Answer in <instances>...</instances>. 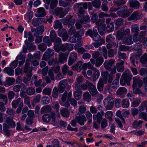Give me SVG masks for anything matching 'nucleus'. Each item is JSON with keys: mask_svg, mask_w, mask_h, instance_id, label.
Here are the masks:
<instances>
[{"mask_svg": "<svg viewBox=\"0 0 147 147\" xmlns=\"http://www.w3.org/2000/svg\"><path fill=\"white\" fill-rule=\"evenodd\" d=\"M21 98H19L16 100L13 101L12 102V105L13 108L14 109H16L18 106L19 104L21 102Z\"/></svg>", "mask_w": 147, "mask_h": 147, "instance_id": "bf43d9fd", "label": "nucleus"}, {"mask_svg": "<svg viewBox=\"0 0 147 147\" xmlns=\"http://www.w3.org/2000/svg\"><path fill=\"white\" fill-rule=\"evenodd\" d=\"M51 109V108L50 106H45L42 108L40 111V113L42 114L45 112H49L50 111Z\"/></svg>", "mask_w": 147, "mask_h": 147, "instance_id": "de8ad7c7", "label": "nucleus"}, {"mask_svg": "<svg viewBox=\"0 0 147 147\" xmlns=\"http://www.w3.org/2000/svg\"><path fill=\"white\" fill-rule=\"evenodd\" d=\"M103 62V59L102 57H99L96 60L95 65L96 67L100 66Z\"/></svg>", "mask_w": 147, "mask_h": 147, "instance_id": "3c124183", "label": "nucleus"}, {"mask_svg": "<svg viewBox=\"0 0 147 147\" xmlns=\"http://www.w3.org/2000/svg\"><path fill=\"white\" fill-rule=\"evenodd\" d=\"M133 88L136 87L137 86L140 88L142 85L143 82L142 80H140L139 78L137 77H135L133 78Z\"/></svg>", "mask_w": 147, "mask_h": 147, "instance_id": "f8f14e48", "label": "nucleus"}, {"mask_svg": "<svg viewBox=\"0 0 147 147\" xmlns=\"http://www.w3.org/2000/svg\"><path fill=\"white\" fill-rule=\"evenodd\" d=\"M92 3L93 6L96 8L99 9L100 7L101 1L100 0H94L92 2Z\"/></svg>", "mask_w": 147, "mask_h": 147, "instance_id": "a19ab883", "label": "nucleus"}, {"mask_svg": "<svg viewBox=\"0 0 147 147\" xmlns=\"http://www.w3.org/2000/svg\"><path fill=\"white\" fill-rule=\"evenodd\" d=\"M26 93L29 95H32L35 92V90L32 87L28 88L26 90Z\"/></svg>", "mask_w": 147, "mask_h": 147, "instance_id": "603ef678", "label": "nucleus"}, {"mask_svg": "<svg viewBox=\"0 0 147 147\" xmlns=\"http://www.w3.org/2000/svg\"><path fill=\"white\" fill-rule=\"evenodd\" d=\"M17 60L19 59L20 60L19 62V65L21 66L24 63L25 61V58L21 56H18L16 58Z\"/></svg>", "mask_w": 147, "mask_h": 147, "instance_id": "69168bd1", "label": "nucleus"}, {"mask_svg": "<svg viewBox=\"0 0 147 147\" xmlns=\"http://www.w3.org/2000/svg\"><path fill=\"white\" fill-rule=\"evenodd\" d=\"M93 74L90 79L93 82L95 81L99 78L100 76V72L98 70L95 68H93Z\"/></svg>", "mask_w": 147, "mask_h": 147, "instance_id": "dca6fc26", "label": "nucleus"}, {"mask_svg": "<svg viewBox=\"0 0 147 147\" xmlns=\"http://www.w3.org/2000/svg\"><path fill=\"white\" fill-rule=\"evenodd\" d=\"M58 50L55 49V51L59 53L61 50L63 51H65L67 49H72L73 48V45L72 44L66 43L65 44H61L59 47H58Z\"/></svg>", "mask_w": 147, "mask_h": 147, "instance_id": "6e6552de", "label": "nucleus"}, {"mask_svg": "<svg viewBox=\"0 0 147 147\" xmlns=\"http://www.w3.org/2000/svg\"><path fill=\"white\" fill-rule=\"evenodd\" d=\"M7 98L6 95L3 94H0V104L5 105L7 102Z\"/></svg>", "mask_w": 147, "mask_h": 147, "instance_id": "473e14b6", "label": "nucleus"}, {"mask_svg": "<svg viewBox=\"0 0 147 147\" xmlns=\"http://www.w3.org/2000/svg\"><path fill=\"white\" fill-rule=\"evenodd\" d=\"M105 19H101L98 20L96 22V24L97 26L105 27Z\"/></svg>", "mask_w": 147, "mask_h": 147, "instance_id": "052dcab7", "label": "nucleus"}, {"mask_svg": "<svg viewBox=\"0 0 147 147\" xmlns=\"http://www.w3.org/2000/svg\"><path fill=\"white\" fill-rule=\"evenodd\" d=\"M119 32V34L118 39L119 40L124 39L127 38V37L130 36V32L129 29H126L123 33L121 32Z\"/></svg>", "mask_w": 147, "mask_h": 147, "instance_id": "ddd939ff", "label": "nucleus"}, {"mask_svg": "<svg viewBox=\"0 0 147 147\" xmlns=\"http://www.w3.org/2000/svg\"><path fill=\"white\" fill-rule=\"evenodd\" d=\"M97 30L95 29H93V30L91 29H89L86 33V35H89L92 38L94 34L97 33Z\"/></svg>", "mask_w": 147, "mask_h": 147, "instance_id": "f704fd0d", "label": "nucleus"}, {"mask_svg": "<svg viewBox=\"0 0 147 147\" xmlns=\"http://www.w3.org/2000/svg\"><path fill=\"white\" fill-rule=\"evenodd\" d=\"M115 62V60L111 59L109 61H105L104 63L105 67L107 70H110L113 66V65Z\"/></svg>", "mask_w": 147, "mask_h": 147, "instance_id": "f3484780", "label": "nucleus"}, {"mask_svg": "<svg viewBox=\"0 0 147 147\" xmlns=\"http://www.w3.org/2000/svg\"><path fill=\"white\" fill-rule=\"evenodd\" d=\"M3 72L11 76H13L14 74V70L11 67H5L4 69Z\"/></svg>", "mask_w": 147, "mask_h": 147, "instance_id": "c85d7f7f", "label": "nucleus"}, {"mask_svg": "<svg viewBox=\"0 0 147 147\" xmlns=\"http://www.w3.org/2000/svg\"><path fill=\"white\" fill-rule=\"evenodd\" d=\"M133 12L132 9H128L127 10L121 12V11H117V15L122 18H125L129 16Z\"/></svg>", "mask_w": 147, "mask_h": 147, "instance_id": "2eb2a0df", "label": "nucleus"}, {"mask_svg": "<svg viewBox=\"0 0 147 147\" xmlns=\"http://www.w3.org/2000/svg\"><path fill=\"white\" fill-rule=\"evenodd\" d=\"M114 98L109 97L105 98L103 101L104 104L107 110H111L113 107L114 104Z\"/></svg>", "mask_w": 147, "mask_h": 147, "instance_id": "20e7f679", "label": "nucleus"}, {"mask_svg": "<svg viewBox=\"0 0 147 147\" xmlns=\"http://www.w3.org/2000/svg\"><path fill=\"white\" fill-rule=\"evenodd\" d=\"M54 53L53 50L48 49L44 53L43 58L44 60L47 61L54 55Z\"/></svg>", "mask_w": 147, "mask_h": 147, "instance_id": "9d476101", "label": "nucleus"}, {"mask_svg": "<svg viewBox=\"0 0 147 147\" xmlns=\"http://www.w3.org/2000/svg\"><path fill=\"white\" fill-rule=\"evenodd\" d=\"M58 88H57L56 87H54L52 92V96L54 98H57L59 95V92Z\"/></svg>", "mask_w": 147, "mask_h": 147, "instance_id": "680f3d73", "label": "nucleus"}, {"mask_svg": "<svg viewBox=\"0 0 147 147\" xmlns=\"http://www.w3.org/2000/svg\"><path fill=\"white\" fill-rule=\"evenodd\" d=\"M83 62L81 61H78L77 63L75 65H73L71 67V69L73 70H76L78 71H80L82 69V65Z\"/></svg>", "mask_w": 147, "mask_h": 147, "instance_id": "aec40b11", "label": "nucleus"}, {"mask_svg": "<svg viewBox=\"0 0 147 147\" xmlns=\"http://www.w3.org/2000/svg\"><path fill=\"white\" fill-rule=\"evenodd\" d=\"M58 33L59 36L62 37V39L64 41H66L68 38L67 31L63 28L59 29Z\"/></svg>", "mask_w": 147, "mask_h": 147, "instance_id": "1a4fd4ad", "label": "nucleus"}, {"mask_svg": "<svg viewBox=\"0 0 147 147\" xmlns=\"http://www.w3.org/2000/svg\"><path fill=\"white\" fill-rule=\"evenodd\" d=\"M67 84V79L62 80L59 82L58 87L60 93H62L64 91Z\"/></svg>", "mask_w": 147, "mask_h": 147, "instance_id": "9b49d317", "label": "nucleus"}, {"mask_svg": "<svg viewBox=\"0 0 147 147\" xmlns=\"http://www.w3.org/2000/svg\"><path fill=\"white\" fill-rule=\"evenodd\" d=\"M130 6L135 9H138L140 6V3L137 1H131L129 2Z\"/></svg>", "mask_w": 147, "mask_h": 147, "instance_id": "c756f323", "label": "nucleus"}, {"mask_svg": "<svg viewBox=\"0 0 147 147\" xmlns=\"http://www.w3.org/2000/svg\"><path fill=\"white\" fill-rule=\"evenodd\" d=\"M142 18L141 14L137 12H134L128 18L129 20L136 21Z\"/></svg>", "mask_w": 147, "mask_h": 147, "instance_id": "a211bd4d", "label": "nucleus"}, {"mask_svg": "<svg viewBox=\"0 0 147 147\" xmlns=\"http://www.w3.org/2000/svg\"><path fill=\"white\" fill-rule=\"evenodd\" d=\"M109 43L107 45V49H111L113 46L115 47L116 46V47H118V43H116L115 42H113L111 43Z\"/></svg>", "mask_w": 147, "mask_h": 147, "instance_id": "0e129e2a", "label": "nucleus"}, {"mask_svg": "<svg viewBox=\"0 0 147 147\" xmlns=\"http://www.w3.org/2000/svg\"><path fill=\"white\" fill-rule=\"evenodd\" d=\"M28 36V40L29 42H32L34 40V38L31 32L29 31L28 32L26 31H25L24 32V37L27 38Z\"/></svg>", "mask_w": 147, "mask_h": 147, "instance_id": "bb28decb", "label": "nucleus"}, {"mask_svg": "<svg viewBox=\"0 0 147 147\" xmlns=\"http://www.w3.org/2000/svg\"><path fill=\"white\" fill-rule=\"evenodd\" d=\"M115 24L117 26H119L122 25L124 22V20L121 18H119L118 19L115 20Z\"/></svg>", "mask_w": 147, "mask_h": 147, "instance_id": "8fccbe9b", "label": "nucleus"}, {"mask_svg": "<svg viewBox=\"0 0 147 147\" xmlns=\"http://www.w3.org/2000/svg\"><path fill=\"white\" fill-rule=\"evenodd\" d=\"M24 42L29 51H34L35 50V46L33 45L32 43L28 42L27 39Z\"/></svg>", "mask_w": 147, "mask_h": 147, "instance_id": "a878e982", "label": "nucleus"}, {"mask_svg": "<svg viewBox=\"0 0 147 147\" xmlns=\"http://www.w3.org/2000/svg\"><path fill=\"white\" fill-rule=\"evenodd\" d=\"M127 92V89L124 87H120L116 92L117 94L119 97L123 98L125 96Z\"/></svg>", "mask_w": 147, "mask_h": 147, "instance_id": "4468645a", "label": "nucleus"}, {"mask_svg": "<svg viewBox=\"0 0 147 147\" xmlns=\"http://www.w3.org/2000/svg\"><path fill=\"white\" fill-rule=\"evenodd\" d=\"M132 77V75L130 73L125 74L124 72L121 78L120 83L121 85L124 86L126 83L127 85H130V82Z\"/></svg>", "mask_w": 147, "mask_h": 147, "instance_id": "7ed1b4c3", "label": "nucleus"}, {"mask_svg": "<svg viewBox=\"0 0 147 147\" xmlns=\"http://www.w3.org/2000/svg\"><path fill=\"white\" fill-rule=\"evenodd\" d=\"M75 119L77 122L81 125H83L84 122L86 121L85 115L78 112L76 115Z\"/></svg>", "mask_w": 147, "mask_h": 147, "instance_id": "0eeeda50", "label": "nucleus"}, {"mask_svg": "<svg viewBox=\"0 0 147 147\" xmlns=\"http://www.w3.org/2000/svg\"><path fill=\"white\" fill-rule=\"evenodd\" d=\"M87 3H76L74 5V8L75 10H77L78 13V16L79 18H81L85 13V9H87Z\"/></svg>", "mask_w": 147, "mask_h": 147, "instance_id": "f257e3e1", "label": "nucleus"}, {"mask_svg": "<svg viewBox=\"0 0 147 147\" xmlns=\"http://www.w3.org/2000/svg\"><path fill=\"white\" fill-rule=\"evenodd\" d=\"M113 22H112L108 24L106 28L107 31L110 33L112 32L114 29V27L113 25Z\"/></svg>", "mask_w": 147, "mask_h": 147, "instance_id": "ea45409f", "label": "nucleus"}, {"mask_svg": "<svg viewBox=\"0 0 147 147\" xmlns=\"http://www.w3.org/2000/svg\"><path fill=\"white\" fill-rule=\"evenodd\" d=\"M105 83L102 78H100L97 84V88L99 91H101L103 89V87Z\"/></svg>", "mask_w": 147, "mask_h": 147, "instance_id": "72a5a7b5", "label": "nucleus"}, {"mask_svg": "<svg viewBox=\"0 0 147 147\" xmlns=\"http://www.w3.org/2000/svg\"><path fill=\"white\" fill-rule=\"evenodd\" d=\"M115 38L112 34L108 35L106 37V41L108 43H111L114 42Z\"/></svg>", "mask_w": 147, "mask_h": 147, "instance_id": "a18cd8bd", "label": "nucleus"}, {"mask_svg": "<svg viewBox=\"0 0 147 147\" xmlns=\"http://www.w3.org/2000/svg\"><path fill=\"white\" fill-rule=\"evenodd\" d=\"M88 88V90L92 96H94L97 93L98 91L96 87L92 84H90Z\"/></svg>", "mask_w": 147, "mask_h": 147, "instance_id": "5701e85b", "label": "nucleus"}, {"mask_svg": "<svg viewBox=\"0 0 147 147\" xmlns=\"http://www.w3.org/2000/svg\"><path fill=\"white\" fill-rule=\"evenodd\" d=\"M131 31L136 33H138L139 31V27L137 24L133 25L131 26Z\"/></svg>", "mask_w": 147, "mask_h": 147, "instance_id": "5fc2aeb1", "label": "nucleus"}, {"mask_svg": "<svg viewBox=\"0 0 147 147\" xmlns=\"http://www.w3.org/2000/svg\"><path fill=\"white\" fill-rule=\"evenodd\" d=\"M61 114L64 117H68L69 116V112L68 110L63 108L61 111Z\"/></svg>", "mask_w": 147, "mask_h": 147, "instance_id": "13d9d810", "label": "nucleus"}, {"mask_svg": "<svg viewBox=\"0 0 147 147\" xmlns=\"http://www.w3.org/2000/svg\"><path fill=\"white\" fill-rule=\"evenodd\" d=\"M92 38L93 40L95 42H99L102 40L101 38L98 34L97 31V33L94 34Z\"/></svg>", "mask_w": 147, "mask_h": 147, "instance_id": "338daca9", "label": "nucleus"}, {"mask_svg": "<svg viewBox=\"0 0 147 147\" xmlns=\"http://www.w3.org/2000/svg\"><path fill=\"white\" fill-rule=\"evenodd\" d=\"M124 62L122 60L117 63L116 64V68L117 71L120 72H123L124 70L123 64Z\"/></svg>", "mask_w": 147, "mask_h": 147, "instance_id": "b1692460", "label": "nucleus"}, {"mask_svg": "<svg viewBox=\"0 0 147 147\" xmlns=\"http://www.w3.org/2000/svg\"><path fill=\"white\" fill-rule=\"evenodd\" d=\"M36 16L38 17H42L46 15L45 9L43 7H40L37 9V11L36 13Z\"/></svg>", "mask_w": 147, "mask_h": 147, "instance_id": "412c9836", "label": "nucleus"}, {"mask_svg": "<svg viewBox=\"0 0 147 147\" xmlns=\"http://www.w3.org/2000/svg\"><path fill=\"white\" fill-rule=\"evenodd\" d=\"M59 5L60 6L66 7L69 6L70 5V3L68 2H65L62 0L59 1Z\"/></svg>", "mask_w": 147, "mask_h": 147, "instance_id": "e2e57ef3", "label": "nucleus"}, {"mask_svg": "<svg viewBox=\"0 0 147 147\" xmlns=\"http://www.w3.org/2000/svg\"><path fill=\"white\" fill-rule=\"evenodd\" d=\"M58 2V0H52L50 3V7L49 11L50 10L52 11L56 7L57 5Z\"/></svg>", "mask_w": 147, "mask_h": 147, "instance_id": "c03bdc74", "label": "nucleus"}, {"mask_svg": "<svg viewBox=\"0 0 147 147\" xmlns=\"http://www.w3.org/2000/svg\"><path fill=\"white\" fill-rule=\"evenodd\" d=\"M79 104H81V105L79 106V113L82 114L85 113L86 112V106L84 105V103L81 102L80 103L79 102Z\"/></svg>", "mask_w": 147, "mask_h": 147, "instance_id": "2f4dec72", "label": "nucleus"}, {"mask_svg": "<svg viewBox=\"0 0 147 147\" xmlns=\"http://www.w3.org/2000/svg\"><path fill=\"white\" fill-rule=\"evenodd\" d=\"M142 54L141 51H138L136 53H132L130 57V61L131 63L135 66L136 67L138 65V60L140 58V57Z\"/></svg>", "mask_w": 147, "mask_h": 147, "instance_id": "f03ea898", "label": "nucleus"}, {"mask_svg": "<svg viewBox=\"0 0 147 147\" xmlns=\"http://www.w3.org/2000/svg\"><path fill=\"white\" fill-rule=\"evenodd\" d=\"M57 37L55 31L54 30H51L50 34V38L51 41H54Z\"/></svg>", "mask_w": 147, "mask_h": 147, "instance_id": "49530a36", "label": "nucleus"}, {"mask_svg": "<svg viewBox=\"0 0 147 147\" xmlns=\"http://www.w3.org/2000/svg\"><path fill=\"white\" fill-rule=\"evenodd\" d=\"M42 119L44 122L46 123L49 122L51 120L50 115L48 114L44 115L42 117Z\"/></svg>", "mask_w": 147, "mask_h": 147, "instance_id": "4d7b16f0", "label": "nucleus"}, {"mask_svg": "<svg viewBox=\"0 0 147 147\" xmlns=\"http://www.w3.org/2000/svg\"><path fill=\"white\" fill-rule=\"evenodd\" d=\"M143 122V121H142L140 120L138 121L136 120H135L133 123L134 127L137 128L138 127H140Z\"/></svg>", "mask_w": 147, "mask_h": 147, "instance_id": "864d4df0", "label": "nucleus"}, {"mask_svg": "<svg viewBox=\"0 0 147 147\" xmlns=\"http://www.w3.org/2000/svg\"><path fill=\"white\" fill-rule=\"evenodd\" d=\"M141 102V100L138 98H134V100L132 102L131 106L134 107H138Z\"/></svg>", "mask_w": 147, "mask_h": 147, "instance_id": "58836bf2", "label": "nucleus"}, {"mask_svg": "<svg viewBox=\"0 0 147 147\" xmlns=\"http://www.w3.org/2000/svg\"><path fill=\"white\" fill-rule=\"evenodd\" d=\"M117 53V50L111 49L108 51V55L109 57H112L116 55Z\"/></svg>", "mask_w": 147, "mask_h": 147, "instance_id": "37998d69", "label": "nucleus"}, {"mask_svg": "<svg viewBox=\"0 0 147 147\" xmlns=\"http://www.w3.org/2000/svg\"><path fill=\"white\" fill-rule=\"evenodd\" d=\"M7 124L9 125L11 128H14L16 126V124L13 120V118L11 116H9L6 118L5 120Z\"/></svg>", "mask_w": 147, "mask_h": 147, "instance_id": "4be33fe9", "label": "nucleus"}, {"mask_svg": "<svg viewBox=\"0 0 147 147\" xmlns=\"http://www.w3.org/2000/svg\"><path fill=\"white\" fill-rule=\"evenodd\" d=\"M84 99L88 102H89L91 100V96L90 94L88 92H86L83 94Z\"/></svg>", "mask_w": 147, "mask_h": 147, "instance_id": "09e8293b", "label": "nucleus"}, {"mask_svg": "<svg viewBox=\"0 0 147 147\" xmlns=\"http://www.w3.org/2000/svg\"><path fill=\"white\" fill-rule=\"evenodd\" d=\"M140 62L143 65V66H145L147 64V54H144L141 57L140 59Z\"/></svg>", "mask_w": 147, "mask_h": 147, "instance_id": "cd10ccee", "label": "nucleus"}, {"mask_svg": "<svg viewBox=\"0 0 147 147\" xmlns=\"http://www.w3.org/2000/svg\"><path fill=\"white\" fill-rule=\"evenodd\" d=\"M85 115L86 118H87L88 119V123L90 124L92 121V115L89 111H88L86 112Z\"/></svg>", "mask_w": 147, "mask_h": 147, "instance_id": "4c0bfd02", "label": "nucleus"}, {"mask_svg": "<svg viewBox=\"0 0 147 147\" xmlns=\"http://www.w3.org/2000/svg\"><path fill=\"white\" fill-rule=\"evenodd\" d=\"M72 18L71 16H67L66 18L61 20V22L65 25H67L69 23V20Z\"/></svg>", "mask_w": 147, "mask_h": 147, "instance_id": "774afa93", "label": "nucleus"}, {"mask_svg": "<svg viewBox=\"0 0 147 147\" xmlns=\"http://www.w3.org/2000/svg\"><path fill=\"white\" fill-rule=\"evenodd\" d=\"M122 40H123V42L125 44L128 45H130L133 43L131 36H128L125 39Z\"/></svg>", "mask_w": 147, "mask_h": 147, "instance_id": "79ce46f5", "label": "nucleus"}, {"mask_svg": "<svg viewBox=\"0 0 147 147\" xmlns=\"http://www.w3.org/2000/svg\"><path fill=\"white\" fill-rule=\"evenodd\" d=\"M82 90H76L74 94V98L77 100H80L82 97Z\"/></svg>", "mask_w": 147, "mask_h": 147, "instance_id": "c9c22d12", "label": "nucleus"}, {"mask_svg": "<svg viewBox=\"0 0 147 147\" xmlns=\"http://www.w3.org/2000/svg\"><path fill=\"white\" fill-rule=\"evenodd\" d=\"M55 25L54 26V29H57L63 28L61 23L59 20H57L55 22Z\"/></svg>", "mask_w": 147, "mask_h": 147, "instance_id": "6e6d98bb", "label": "nucleus"}, {"mask_svg": "<svg viewBox=\"0 0 147 147\" xmlns=\"http://www.w3.org/2000/svg\"><path fill=\"white\" fill-rule=\"evenodd\" d=\"M93 119L94 120H96L97 122L100 124L102 119V116L100 112H98L97 114L93 115Z\"/></svg>", "mask_w": 147, "mask_h": 147, "instance_id": "7c9ffc66", "label": "nucleus"}, {"mask_svg": "<svg viewBox=\"0 0 147 147\" xmlns=\"http://www.w3.org/2000/svg\"><path fill=\"white\" fill-rule=\"evenodd\" d=\"M81 39H80V38H79V36L76 33L73 36L69 38V40L71 42L76 43Z\"/></svg>", "mask_w": 147, "mask_h": 147, "instance_id": "e433bc0d", "label": "nucleus"}, {"mask_svg": "<svg viewBox=\"0 0 147 147\" xmlns=\"http://www.w3.org/2000/svg\"><path fill=\"white\" fill-rule=\"evenodd\" d=\"M54 43V49L56 50H58V47L62 44V41L61 38L59 37H57L55 39L54 41H52Z\"/></svg>", "mask_w": 147, "mask_h": 147, "instance_id": "393cba45", "label": "nucleus"}, {"mask_svg": "<svg viewBox=\"0 0 147 147\" xmlns=\"http://www.w3.org/2000/svg\"><path fill=\"white\" fill-rule=\"evenodd\" d=\"M50 13L51 14L59 16L60 18H63L67 13V12L66 11H63V9L62 8L58 7L55 9L52 10V11L50 10Z\"/></svg>", "mask_w": 147, "mask_h": 147, "instance_id": "423d86ee", "label": "nucleus"}, {"mask_svg": "<svg viewBox=\"0 0 147 147\" xmlns=\"http://www.w3.org/2000/svg\"><path fill=\"white\" fill-rule=\"evenodd\" d=\"M101 75L102 78V79L105 84L111 83L113 80V75L110 74L107 71L102 72L101 73Z\"/></svg>", "mask_w": 147, "mask_h": 147, "instance_id": "39448f33", "label": "nucleus"}, {"mask_svg": "<svg viewBox=\"0 0 147 147\" xmlns=\"http://www.w3.org/2000/svg\"><path fill=\"white\" fill-rule=\"evenodd\" d=\"M68 54L66 53H60L59 55L58 61L61 63H64L66 61Z\"/></svg>", "mask_w": 147, "mask_h": 147, "instance_id": "6ab92c4d", "label": "nucleus"}]
</instances>
